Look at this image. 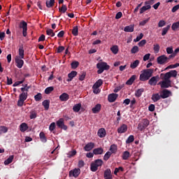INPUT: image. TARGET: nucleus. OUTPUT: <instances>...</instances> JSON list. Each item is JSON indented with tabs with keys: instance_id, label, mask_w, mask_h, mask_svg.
<instances>
[{
	"instance_id": "9b49d317",
	"label": "nucleus",
	"mask_w": 179,
	"mask_h": 179,
	"mask_svg": "<svg viewBox=\"0 0 179 179\" xmlns=\"http://www.w3.org/2000/svg\"><path fill=\"white\" fill-rule=\"evenodd\" d=\"M79 174H80V169H75L73 171H70L69 176H73L75 178L79 177Z\"/></svg>"
},
{
	"instance_id": "f3484780",
	"label": "nucleus",
	"mask_w": 179,
	"mask_h": 179,
	"mask_svg": "<svg viewBox=\"0 0 179 179\" xmlns=\"http://www.w3.org/2000/svg\"><path fill=\"white\" fill-rule=\"evenodd\" d=\"M109 150L111 155H115L118 150V147L117 145L113 144L110 146Z\"/></svg>"
},
{
	"instance_id": "e433bc0d",
	"label": "nucleus",
	"mask_w": 179,
	"mask_h": 179,
	"mask_svg": "<svg viewBox=\"0 0 179 179\" xmlns=\"http://www.w3.org/2000/svg\"><path fill=\"white\" fill-rule=\"evenodd\" d=\"M139 60L136 59L130 64V68H131V69H135V68H137L138 65H139Z\"/></svg>"
},
{
	"instance_id": "a878e982",
	"label": "nucleus",
	"mask_w": 179,
	"mask_h": 179,
	"mask_svg": "<svg viewBox=\"0 0 179 179\" xmlns=\"http://www.w3.org/2000/svg\"><path fill=\"white\" fill-rule=\"evenodd\" d=\"M42 106H43L45 110H48L50 108V100L45 99L42 102Z\"/></svg>"
},
{
	"instance_id": "f704fd0d",
	"label": "nucleus",
	"mask_w": 179,
	"mask_h": 179,
	"mask_svg": "<svg viewBox=\"0 0 179 179\" xmlns=\"http://www.w3.org/2000/svg\"><path fill=\"white\" fill-rule=\"evenodd\" d=\"M135 79H136V76L133 75L126 83L127 85H132L134 82H135Z\"/></svg>"
},
{
	"instance_id": "412c9836",
	"label": "nucleus",
	"mask_w": 179,
	"mask_h": 179,
	"mask_svg": "<svg viewBox=\"0 0 179 179\" xmlns=\"http://www.w3.org/2000/svg\"><path fill=\"white\" fill-rule=\"evenodd\" d=\"M161 99H162V95H160L157 93L153 94L151 97V100H152V101H154V103L159 101V100H160Z\"/></svg>"
},
{
	"instance_id": "c756f323",
	"label": "nucleus",
	"mask_w": 179,
	"mask_h": 179,
	"mask_svg": "<svg viewBox=\"0 0 179 179\" xmlns=\"http://www.w3.org/2000/svg\"><path fill=\"white\" fill-rule=\"evenodd\" d=\"M27 96H28L27 92H22V94H20L19 99L22 100V101H24L27 100Z\"/></svg>"
},
{
	"instance_id": "4c0bfd02",
	"label": "nucleus",
	"mask_w": 179,
	"mask_h": 179,
	"mask_svg": "<svg viewBox=\"0 0 179 179\" xmlns=\"http://www.w3.org/2000/svg\"><path fill=\"white\" fill-rule=\"evenodd\" d=\"M110 51H112L113 54H115V55L118 54V45H113L112 48H110Z\"/></svg>"
},
{
	"instance_id": "f8f14e48",
	"label": "nucleus",
	"mask_w": 179,
	"mask_h": 179,
	"mask_svg": "<svg viewBox=\"0 0 179 179\" xmlns=\"http://www.w3.org/2000/svg\"><path fill=\"white\" fill-rule=\"evenodd\" d=\"M157 79H159V76H153L149 80L148 83L150 86H156L157 84Z\"/></svg>"
},
{
	"instance_id": "f03ea898",
	"label": "nucleus",
	"mask_w": 179,
	"mask_h": 179,
	"mask_svg": "<svg viewBox=\"0 0 179 179\" xmlns=\"http://www.w3.org/2000/svg\"><path fill=\"white\" fill-rule=\"evenodd\" d=\"M103 159H97L94 160V162L91 163V171H97V170H99V167H101L103 166Z\"/></svg>"
},
{
	"instance_id": "79ce46f5",
	"label": "nucleus",
	"mask_w": 179,
	"mask_h": 179,
	"mask_svg": "<svg viewBox=\"0 0 179 179\" xmlns=\"http://www.w3.org/2000/svg\"><path fill=\"white\" fill-rule=\"evenodd\" d=\"M134 141H135V137L134 136V135H130L126 140V143H132Z\"/></svg>"
},
{
	"instance_id": "39448f33",
	"label": "nucleus",
	"mask_w": 179,
	"mask_h": 179,
	"mask_svg": "<svg viewBox=\"0 0 179 179\" xmlns=\"http://www.w3.org/2000/svg\"><path fill=\"white\" fill-rule=\"evenodd\" d=\"M15 62L16 64L17 68H19V69H22L23 68V65H24V61L19 56H16L15 58Z\"/></svg>"
},
{
	"instance_id": "bf43d9fd",
	"label": "nucleus",
	"mask_w": 179,
	"mask_h": 179,
	"mask_svg": "<svg viewBox=\"0 0 179 179\" xmlns=\"http://www.w3.org/2000/svg\"><path fill=\"white\" fill-rule=\"evenodd\" d=\"M29 118H30V120H34V118H37V113H36L35 111L31 112Z\"/></svg>"
},
{
	"instance_id": "37998d69",
	"label": "nucleus",
	"mask_w": 179,
	"mask_h": 179,
	"mask_svg": "<svg viewBox=\"0 0 179 179\" xmlns=\"http://www.w3.org/2000/svg\"><path fill=\"white\" fill-rule=\"evenodd\" d=\"M8 132V127L5 126H1L0 127V135H2V134H6Z\"/></svg>"
},
{
	"instance_id": "0e129e2a",
	"label": "nucleus",
	"mask_w": 179,
	"mask_h": 179,
	"mask_svg": "<svg viewBox=\"0 0 179 179\" xmlns=\"http://www.w3.org/2000/svg\"><path fill=\"white\" fill-rule=\"evenodd\" d=\"M164 26H166V21L164 20H160L158 22V27H163Z\"/></svg>"
},
{
	"instance_id": "7ed1b4c3",
	"label": "nucleus",
	"mask_w": 179,
	"mask_h": 179,
	"mask_svg": "<svg viewBox=\"0 0 179 179\" xmlns=\"http://www.w3.org/2000/svg\"><path fill=\"white\" fill-rule=\"evenodd\" d=\"M150 122L148 119H143V121L138 124V131H143L146 129L148 127H149Z\"/></svg>"
},
{
	"instance_id": "864d4df0",
	"label": "nucleus",
	"mask_w": 179,
	"mask_h": 179,
	"mask_svg": "<svg viewBox=\"0 0 179 179\" xmlns=\"http://www.w3.org/2000/svg\"><path fill=\"white\" fill-rule=\"evenodd\" d=\"M179 66V63H176L175 64H171L168 66L166 69H173L174 68H178Z\"/></svg>"
},
{
	"instance_id": "5fc2aeb1",
	"label": "nucleus",
	"mask_w": 179,
	"mask_h": 179,
	"mask_svg": "<svg viewBox=\"0 0 179 179\" xmlns=\"http://www.w3.org/2000/svg\"><path fill=\"white\" fill-rule=\"evenodd\" d=\"M35 101H40L41 99H43V95H41V93H38L36 95L34 96Z\"/></svg>"
},
{
	"instance_id": "dca6fc26",
	"label": "nucleus",
	"mask_w": 179,
	"mask_h": 179,
	"mask_svg": "<svg viewBox=\"0 0 179 179\" xmlns=\"http://www.w3.org/2000/svg\"><path fill=\"white\" fill-rule=\"evenodd\" d=\"M171 94V92L169 91V90H164L161 94L162 99H167V97L170 96Z\"/></svg>"
},
{
	"instance_id": "cd10ccee",
	"label": "nucleus",
	"mask_w": 179,
	"mask_h": 179,
	"mask_svg": "<svg viewBox=\"0 0 179 179\" xmlns=\"http://www.w3.org/2000/svg\"><path fill=\"white\" fill-rule=\"evenodd\" d=\"M19 58L24 59V50L23 49V46H20L18 50Z\"/></svg>"
},
{
	"instance_id": "09e8293b",
	"label": "nucleus",
	"mask_w": 179,
	"mask_h": 179,
	"mask_svg": "<svg viewBox=\"0 0 179 179\" xmlns=\"http://www.w3.org/2000/svg\"><path fill=\"white\" fill-rule=\"evenodd\" d=\"M72 69H76L79 66V62L74 61L71 64Z\"/></svg>"
},
{
	"instance_id": "2f4dec72",
	"label": "nucleus",
	"mask_w": 179,
	"mask_h": 179,
	"mask_svg": "<svg viewBox=\"0 0 179 179\" xmlns=\"http://www.w3.org/2000/svg\"><path fill=\"white\" fill-rule=\"evenodd\" d=\"M101 85H103V80L99 79L94 84L93 87L95 89H99Z\"/></svg>"
},
{
	"instance_id": "9d476101",
	"label": "nucleus",
	"mask_w": 179,
	"mask_h": 179,
	"mask_svg": "<svg viewBox=\"0 0 179 179\" xmlns=\"http://www.w3.org/2000/svg\"><path fill=\"white\" fill-rule=\"evenodd\" d=\"M127 131H128V126L125 124H122L120 127L117 128L118 134H125Z\"/></svg>"
},
{
	"instance_id": "c85d7f7f",
	"label": "nucleus",
	"mask_w": 179,
	"mask_h": 179,
	"mask_svg": "<svg viewBox=\"0 0 179 179\" xmlns=\"http://www.w3.org/2000/svg\"><path fill=\"white\" fill-rule=\"evenodd\" d=\"M152 6L150 5H147V6H143L141 9H140V15H142L144 12H146V10H149Z\"/></svg>"
},
{
	"instance_id": "473e14b6",
	"label": "nucleus",
	"mask_w": 179,
	"mask_h": 179,
	"mask_svg": "<svg viewBox=\"0 0 179 179\" xmlns=\"http://www.w3.org/2000/svg\"><path fill=\"white\" fill-rule=\"evenodd\" d=\"M130 156H131V154L129 153V151H124L122 154V157L123 160H128V159H129Z\"/></svg>"
},
{
	"instance_id": "58836bf2",
	"label": "nucleus",
	"mask_w": 179,
	"mask_h": 179,
	"mask_svg": "<svg viewBox=\"0 0 179 179\" xmlns=\"http://www.w3.org/2000/svg\"><path fill=\"white\" fill-rule=\"evenodd\" d=\"M54 3H55V0H50L49 1H46L47 8H52L54 6Z\"/></svg>"
},
{
	"instance_id": "c03bdc74",
	"label": "nucleus",
	"mask_w": 179,
	"mask_h": 179,
	"mask_svg": "<svg viewBox=\"0 0 179 179\" xmlns=\"http://www.w3.org/2000/svg\"><path fill=\"white\" fill-rule=\"evenodd\" d=\"M46 34L48 36H50V37H54L55 36V33H54V31L51 29H48L46 30Z\"/></svg>"
},
{
	"instance_id": "5701e85b",
	"label": "nucleus",
	"mask_w": 179,
	"mask_h": 179,
	"mask_svg": "<svg viewBox=\"0 0 179 179\" xmlns=\"http://www.w3.org/2000/svg\"><path fill=\"white\" fill-rule=\"evenodd\" d=\"M27 129H29V126L26 123L23 122L20 125V131L21 132H26Z\"/></svg>"
},
{
	"instance_id": "a18cd8bd",
	"label": "nucleus",
	"mask_w": 179,
	"mask_h": 179,
	"mask_svg": "<svg viewBox=\"0 0 179 179\" xmlns=\"http://www.w3.org/2000/svg\"><path fill=\"white\" fill-rule=\"evenodd\" d=\"M68 10V8L66 7V5L63 4L61 8H59V11L62 13H65Z\"/></svg>"
},
{
	"instance_id": "338daca9",
	"label": "nucleus",
	"mask_w": 179,
	"mask_h": 179,
	"mask_svg": "<svg viewBox=\"0 0 179 179\" xmlns=\"http://www.w3.org/2000/svg\"><path fill=\"white\" fill-rule=\"evenodd\" d=\"M178 9H179V4H177L176 6H173V7L172 8L171 12H172L173 13H175V12H176L177 10H178Z\"/></svg>"
},
{
	"instance_id": "4be33fe9",
	"label": "nucleus",
	"mask_w": 179,
	"mask_h": 179,
	"mask_svg": "<svg viewBox=\"0 0 179 179\" xmlns=\"http://www.w3.org/2000/svg\"><path fill=\"white\" fill-rule=\"evenodd\" d=\"M101 110V104L97 103L94 108H92V111L94 114H97Z\"/></svg>"
},
{
	"instance_id": "0eeeda50",
	"label": "nucleus",
	"mask_w": 179,
	"mask_h": 179,
	"mask_svg": "<svg viewBox=\"0 0 179 179\" xmlns=\"http://www.w3.org/2000/svg\"><path fill=\"white\" fill-rule=\"evenodd\" d=\"M159 85H161L162 89H167L171 87V80H164L163 81L159 82Z\"/></svg>"
},
{
	"instance_id": "20e7f679",
	"label": "nucleus",
	"mask_w": 179,
	"mask_h": 179,
	"mask_svg": "<svg viewBox=\"0 0 179 179\" xmlns=\"http://www.w3.org/2000/svg\"><path fill=\"white\" fill-rule=\"evenodd\" d=\"M20 29H22V36L24 37H27V22L22 20L19 24Z\"/></svg>"
},
{
	"instance_id": "e2e57ef3",
	"label": "nucleus",
	"mask_w": 179,
	"mask_h": 179,
	"mask_svg": "<svg viewBox=\"0 0 179 179\" xmlns=\"http://www.w3.org/2000/svg\"><path fill=\"white\" fill-rule=\"evenodd\" d=\"M85 78H86V73L83 72L82 74H80L78 79L82 82V80H85Z\"/></svg>"
},
{
	"instance_id": "f257e3e1",
	"label": "nucleus",
	"mask_w": 179,
	"mask_h": 179,
	"mask_svg": "<svg viewBox=\"0 0 179 179\" xmlns=\"http://www.w3.org/2000/svg\"><path fill=\"white\" fill-rule=\"evenodd\" d=\"M96 68L99 69L97 74L101 75L104 71H108V69H110V65L107 64L106 62H99L96 64Z\"/></svg>"
},
{
	"instance_id": "a211bd4d",
	"label": "nucleus",
	"mask_w": 179,
	"mask_h": 179,
	"mask_svg": "<svg viewBox=\"0 0 179 179\" xmlns=\"http://www.w3.org/2000/svg\"><path fill=\"white\" fill-rule=\"evenodd\" d=\"M59 100L61 101H68L69 100V94L66 92H64L59 96Z\"/></svg>"
},
{
	"instance_id": "4d7b16f0",
	"label": "nucleus",
	"mask_w": 179,
	"mask_h": 179,
	"mask_svg": "<svg viewBox=\"0 0 179 179\" xmlns=\"http://www.w3.org/2000/svg\"><path fill=\"white\" fill-rule=\"evenodd\" d=\"M120 171H124V168L122 166H120L119 168H115L114 171L115 176H117Z\"/></svg>"
},
{
	"instance_id": "3c124183",
	"label": "nucleus",
	"mask_w": 179,
	"mask_h": 179,
	"mask_svg": "<svg viewBox=\"0 0 179 179\" xmlns=\"http://www.w3.org/2000/svg\"><path fill=\"white\" fill-rule=\"evenodd\" d=\"M170 74L171 78H176L177 77V71L172 70L168 72Z\"/></svg>"
},
{
	"instance_id": "6ab92c4d",
	"label": "nucleus",
	"mask_w": 179,
	"mask_h": 179,
	"mask_svg": "<svg viewBox=\"0 0 179 179\" xmlns=\"http://www.w3.org/2000/svg\"><path fill=\"white\" fill-rule=\"evenodd\" d=\"M76 75H78V72L73 71L71 73H69L68 74V79L66 80L67 82H72V79H73V78H75V76H76Z\"/></svg>"
},
{
	"instance_id": "1a4fd4ad",
	"label": "nucleus",
	"mask_w": 179,
	"mask_h": 179,
	"mask_svg": "<svg viewBox=\"0 0 179 179\" xmlns=\"http://www.w3.org/2000/svg\"><path fill=\"white\" fill-rule=\"evenodd\" d=\"M103 178L105 179H113V173H111V169H107L103 173Z\"/></svg>"
},
{
	"instance_id": "13d9d810",
	"label": "nucleus",
	"mask_w": 179,
	"mask_h": 179,
	"mask_svg": "<svg viewBox=\"0 0 179 179\" xmlns=\"http://www.w3.org/2000/svg\"><path fill=\"white\" fill-rule=\"evenodd\" d=\"M56 124L59 128H61L62 127V125H64V120L59 119V120L57 121Z\"/></svg>"
},
{
	"instance_id": "69168bd1",
	"label": "nucleus",
	"mask_w": 179,
	"mask_h": 179,
	"mask_svg": "<svg viewBox=\"0 0 179 179\" xmlns=\"http://www.w3.org/2000/svg\"><path fill=\"white\" fill-rule=\"evenodd\" d=\"M170 78H171L170 76V73L167 72L164 74V80H171Z\"/></svg>"
},
{
	"instance_id": "8fccbe9b",
	"label": "nucleus",
	"mask_w": 179,
	"mask_h": 179,
	"mask_svg": "<svg viewBox=\"0 0 179 179\" xmlns=\"http://www.w3.org/2000/svg\"><path fill=\"white\" fill-rule=\"evenodd\" d=\"M153 50H154V52L155 54H157L159 51H160V45L159 44L154 45Z\"/></svg>"
},
{
	"instance_id": "423d86ee",
	"label": "nucleus",
	"mask_w": 179,
	"mask_h": 179,
	"mask_svg": "<svg viewBox=\"0 0 179 179\" xmlns=\"http://www.w3.org/2000/svg\"><path fill=\"white\" fill-rule=\"evenodd\" d=\"M157 62L159 65H164V64H167L169 61H167V57L163 55L157 57Z\"/></svg>"
},
{
	"instance_id": "4468645a",
	"label": "nucleus",
	"mask_w": 179,
	"mask_h": 179,
	"mask_svg": "<svg viewBox=\"0 0 179 179\" xmlns=\"http://www.w3.org/2000/svg\"><path fill=\"white\" fill-rule=\"evenodd\" d=\"M97 135H98V136H99V138L106 137V135H107V132L106 131V129H104V128L99 129L98 130Z\"/></svg>"
},
{
	"instance_id": "72a5a7b5",
	"label": "nucleus",
	"mask_w": 179,
	"mask_h": 179,
	"mask_svg": "<svg viewBox=\"0 0 179 179\" xmlns=\"http://www.w3.org/2000/svg\"><path fill=\"white\" fill-rule=\"evenodd\" d=\"M14 157H15L13 155H10L6 161H4L5 166H8V164H10V163L13 162Z\"/></svg>"
},
{
	"instance_id": "603ef678",
	"label": "nucleus",
	"mask_w": 179,
	"mask_h": 179,
	"mask_svg": "<svg viewBox=\"0 0 179 179\" xmlns=\"http://www.w3.org/2000/svg\"><path fill=\"white\" fill-rule=\"evenodd\" d=\"M138 51H139V48L137 45H134L131 50V54H136Z\"/></svg>"
},
{
	"instance_id": "052dcab7",
	"label": "nucleus",
	"mask_w": 179,
	"mask_h": 179,
	"mask_svg": "<svg viewBox=\"0 0 179 179\" xmlns=\"http://www.w3.org/2000/svg\"><path fill=\"white\" fill-rule=\"evenodd\" d=\"M55 122H52L49 126V131H50V132H52V131L55 129Z\"/></svg>"
},
{
	"instance_id": "2eb2a0df",
	"label": "nucleus",
	"mask_w": 179,
	"mask_h": 179,
	"mask_svg": "<svg viewBox=\"0 0 179 179\" xmlns=\"http://www.w3.org/2000/svg\"><path fill=\"white\" fill-rule=\"evenodd\" d=\"M94 148V143H88L85 147H84V150L85 152H90L92 149Z\"/></svg>"
},
{
	"instance_id": "b1692460",
	"label": "nucleus",
	"mask_w": 179,
	"mask_h": 179,
	"mask_svg": "<svg viewBox=\"0 0 179 179\" xmlns=\"http://www.w3.org/2000/svg\"><path fill=\"white\" fill-rule=\"evenodd\" d=\"M103 152H104V150H103L101 148H97L93 150V153L96 156L98 155H103Z\"/></svg>"
},
{
	"instance_id": "6e6552de",
	"label": "nucleus",
	"mask_w": 179,
	"mask_h": 179,
	"mask_svg": "<svg viewBox=\"0 0 179 179\" xmlns=\"http://www.w3.org/2000/svg\"><path fill=\"white\" fill-rule=\"evenodd\" d=\"M118 99V94L112 93L108 96L109 103H114Z\"/></svg>"
},
{
	"instance_id": "393cba45",
	"label": "nucleus",
	"mask_w": 179,
	"mask_h": 179,
	"mask_svg": "<svg viewBox=\"0 0 179 179\" xmlns=\"http://www.w3.org/2000/svg\"><path fill=\"white\" fill-rule=\"evenodd\" d=\"M143 73H141L140 74V80L141 82H146V80H149V78L146 76V74H145L144 71H142Z\"/></svg>"
},
{
	"instance_id": "bb28decb",
	"label": "nucleus",
	"mask_w": 179,
	"mask_h": 179,
	"mask_svg": "<svg viewBox=\"0 0 179 179\" xmlns=\"http://www.w3.org/2000/svg\"><path fill=\"white\" fill-rule=\"evenodd\" d=\"M80 108H82V104L77 103L73 106V111H74V113H79V111H80Z\"/></svg>"
},
{
	"instance_id": "7c9ffc66",
	"label": "nucleus",
	"mask_w": 179,
	"mask_h": 179,
	"mask_svg": "<svg viewBox=\"0 0 179 179\" xmlns=\"http://www.w3.org/2000/svg\"><path fill=\"white\" fill-rule=\"evenodd\" d=\"M143 92H145V89H143V88H140V89L137 90L135 92L136 97H141V96H142V93H143Z\"/></svg>"
},
{
	"instance_id": "ddd939ff",
	"label": "nucleus",
	"mask_w": 179,
	"mask_h": 179,
	"mask_svg": "<svg viewBox=\"0 0 179 179\" xmlns=\"http://www.w3.org/2000/svg\"><path fill=\"white\" fill-rule=\"evenodd\" d=\"M143 71H144L145 75H146L148 79H150V78H152V76H153V69H144Z\"/></svg>"
},
{
	"instance_id": "49530a36",
	"label": "nucleus",
	"mask_w": 179,
	"mask_h": 179,
	"mask_svg": "<svg viewBox=\"0 0 179 179\" xmlns=\"http://www.w3.org/2000/svg\"><path fill=\"white\" fill-rule=\"evenodd\" d=\"M111 152L110 151H108L103 156V160H105V162H107V160H108V159L111 157Z\"/></svg>"
},
{
	"instance_id": "aec40b11",
	"label": "nucleus",
	"mask_w": 179,
	"mask_h": 179,
	"mask_svg": "<svg viewBox=\"0 0 179 179\" xmlns=\"http://www.w3.org/2000/svg\"><path fill=\"white\" fill-rule=\"evenodd\" d=\"M135 29V25L130 24L129 26H126L124 28V31H126L127 33H132Z\"/></svg>"
},
{
	"instance_id": "774afa93",
	"label": "nucleus",
	"mask_w": 179,
	"mask_h": 179,
	"mask_svg": "<svg viewBox=\"0 0 179 179\" xmlns=\"http://www.w3.org/2000/svg\"><path fill=\"white\" fill-rule=\"evenodd\" d=\"M166 52H167V54H173V47H168L166 48Z\"/></svg>"
},
{
	"instance_id": "de8ad7c7",
	"label": "nucleus",
	"mask_w": 179,
	"mask_h": 179,
	"mask_svg": "<svg viewBox=\"0 0 179 179\" xmlns=\"http://www.w3.org/2000/svg\"><path fill=\"white\" fill-rule=\"evenodd\" d=\"M53 90H54V87H48L45 88V94H50V93H51V92H53Z\"/></svg>"
},
{
	"instance_id": "ea45409f",
	"label": "nucleus",
	"mask_w": 179,
	"mask_h": 179,
	"mask_svg": "<svg viewBox=\"0 0 179 179\" xmlns=\"http://www.w3.org/2000/svg\"><path fill=\"white\" fill-rule=\"evenodd\" d=\"M170 30V25H167L166 27L162 29V36H166L167 32Z\"/></svg>"
},
{
	"instance_id": "680f3d73",
	"label": "nucleus",
	"mask_w": 179,
	"mask_h": 179,
	"mask_svg": "<svg viewBox=\"0 0 179 179\" xmlns=\"http://www.w3.org/2000/svg\"><path fill=\"white\" fill-rule=\"evenodd\" d=\"M24 83V78L21 81H16L13 85V87H16V86H19V85H22V83Z\"/></svg>"
},
{
	"instance_id": "c9c22d12",
	"label": "nucleus",
	"mask_w": 179,
	"mask_h": 179,
	"mask_svg": "<svg viewBox=\"0 0 179 179\" xmlns=\"http://www.w3.org/2000/svg\"><path fill=\"white\" fill-rule=\"evenodd\" d=\"M39 136L41 142H43V143H45V142H47V137H45V134H44V132H41Z\"/></svg>"
},
{
	"instance_id": "a19ab883",
	"label": "nucleus",
	"mask_w": 179,
	"mask_h": 179,
	"mask_svg": "<svg viewBox=\"0 0 179 179\" xmlns=\"http://www.w3.org/2000/svg\"><path fill=\"white\" fill-rule=\"evenodd\" d=\"M72 34L73 36H75V37L79 34V29L78 27H73L72 29Z\"/></svg>"
},
{
	"instance_id": "6e6d98bb",
	"label": "nucleus",
	"mask_w": 179,
	"mask_h": 179,
	"mask_svg": "<svg viewBox=\"0 0 179 179\" xmlns=\"http://www.w3.org/2000/svg\"><path fill=\"white\" fill-rule=\"evenodd\" d=\"M143 38V34H140L139 36H136V38L134 39V43H138V41H141Z\"/></svg>"
}]
</instances>
